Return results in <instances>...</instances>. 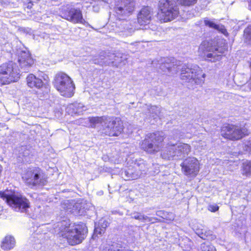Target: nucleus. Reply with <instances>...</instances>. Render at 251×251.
I'll list each match as a JSON object with an SVG mask.
<instances>
[{"mask_svg": "<svg viewBox=\"0 0 251 251\" xmlns=\"http://www.w3.org/2000/svg\"><path fill=\"white\" fill-rule=\"evenodd\" d=\"M108 119L104 116L89 118V122L93 125L92 126L93 127H95L98 124H101L102 126H104L103 124H104L105 126V123L108 122Z\"/></svg>", "mask_w": 251, "mask_h": 251, "instance_id": "nucleus-29", "label": "nucleus"}, {"mask_svg": "<svg viewBox=\"0 0 251 251\" xmlns=\"http://www.w3.org/2000/svg\"><path fill=\"white\" fill-rule=\"evenodd\" d=\"M196 233L201 238L205 240L208 237V235L210 234L209 231H206L204 229H197L196 230Z\"/></svg>", "mask_w": 251, "mask_h": 251, "instance_id": "nucleus-35", "label": "nucleus"}, {"mask_svg": "<svg viewBox=\"0 0 251 251\" xmlns=\"http://www.w3.org/2000/svg\"><path fill=\"white\" fill-rule=\"evenodd\" d=\"M59 235L66 238L70 245L80 244L86 236L87 229L83 225L72 224L69 221L58 223Z\"/></svg>", "mask_w": 251, "mask_h": 251, "instance_id": "nucleus-2", "label": "nucleus"}, {"mask_svg": "<svg viewBox=\"0 0 251 251\" xmlns=\"http://www.w3.org/2000/svg\"><path fill=\"white\" fill-rule=\"evenodd\" d=\"M121 176L125 180L135 179L140 177V173L133 167L122 171Z\"/></svg>", "mask_w": 251, "mask_h": 251, "instance_id": "nucleus-22", "label": "nucleus"}, {"mask_svg": "<svg viewBox=\"0 0 251 251\" xmlns=\"http://www.w3.org/2000/svg\"><path fill=\"white\" fill-rule=\"evenodd\" d=\"M134 8L135 2L133 1L123 0L115 8V11L119 16L127 17L132 14Z\"/></svg>", "mask_w": 251, "mask_h": 251, "instance_id": "nucleus-14", "label": "nucleus"}, {"mask_svg": "<svg viewBox=\"0 0 251 251\" xmlns=\"http://www.w3.org/2000/svg\"><path fill=\"white\" fill-rule=\"evenodd\" d=\"M160 68L164 72L168 71L172 73H176L178 70H180V78L182 80L197 84H201L203 83L205 76V75L197 65L185 64L180 68L177 61L175 64L174 62H166L161 65Z\"/></svg>", "mask_w": 251, "mask_h": 251, "instance_id": "nucleus-1", "label": "nucleus"}, {"mask_svg": "<svg viewBox=\"0 0 251 251\" xmlns=\"http://www.w3.org/2000/svg\"><path fill=\"white\" fill-rule=\"evenodd\" d=\"M104 133L109 136H118L123 130V122L118 118H108L104 128Z\"/></svg>", "mask_w": 251, "mask_h": 251, "instance_id": "nucleus-11", "label": "nucleus"}, {"mask_svg": "<svg viewBox=\"0 0 251 251\" xmlns=\"http://www.w3.org/2000/svg\"><path fill=\"white\" fill-rule=\"evenodd\" d=\"M15 244L16 241L14 237L7 235L2 240L0 247L2 250L8 251L12 249Z\"/></svg>", "mask_w": 251, "mask_h": 251, "instance_id": "nucleus-23", "label": "nucleus"}, {"mask_svg": "<svg viewBox=\"0 0 251 251\" xmlns=\"http://www.w3.org/2000/svg\"><path fill=\"white\" fill-rule=\"evenodd\" d=\"M101 248L102 251H132L115 242H110L105 245H102Z\"/></svg>", "mask_w": 251, "mask_h": 251, "instance_id": "nucleus-21", "label": "nucleus"}, {"mask_svg": "<svg viewBox=\"0 0 251 251\" xmlns=\"http://www.w3.org/2000/svg\"><path fill=\"white\" fill-rule=\"evenodd\" d=\"M201 248L202 251H215L214 247L212 246H206L203 245Z\"/></svg>", "mask_w": 251, "mask_h": 251, "instance_id": "nucleus-38", "label": "nucleus"}, {"mask_svg": "<svg viewBox=\"0 0 251 251\" xmlns=\"http://www.w3.org/2000/svg\"><path fill=\"white\" fill-rule=\"evenodd\" d=\"M108 225V223L105 220H100L98 225L95 224L94 233L95 234H101L104 233L105 228Z\"/></svg>", "mask_w": 251, "mask_h": 251, "instance_id": "nucleus-26", "label": "nucleus"}, {"mask_svg": "<svg viewBox=\"0 0 251 251\" xmlns=\"http://www.w3.org/2000/svg\"><path fill=\"white\" fill-rule=\"evenodd\" d=\"M131 216L132 218L138 220L142 222H151V218L146 216L141 213L134 212L131 214Z\"/></svg>", "mask_w": 251, "mask_h": 251, "instance_id": "nucleus-30", "label": "nucleus"}, {"mask_svg": "<svg viewBox=\"0 0 251 251\" xmlns=\"http://www.w3.org/2000/svg\"><path fill=\"white\" fill-rule=\"evenodd\" d=\"M134 168L136 172L140 173V176L143 174H146L147 170L143 160H139L134 163Z\"/></svg>", "mask_w": 251, "mask_h": 251, "instance_id": "nucleus-28", "label": "nucleus"}, {"mask_svg": "<svg viewBox=\"0 0 251 251\" xmlns=\"http://www.w3.org/2000/svg\"><path fill=\"white\" fill-rule=\"evenodd\" d=\"M121 28L123 29V31L127 32V34H131L135 31V28L132 25L130 22L126 21L124 22L123 24L121 25Z\"/></svg>", "mask_w": 251, "mask_h": 251, "instance_id": "nucleus-31", "label": "nucleus"}, {"mask_svg": "<svg viewBox=\"0 0 251 251\" xmlns=\"http://www.w3.org/2000/svg\"><path fill=\"white\" fill-rule=\"evenodd\" d=\"M80 204H74L73 201H65L61 204V207L68 213L76 214V209L79 207Z\"/></svg>", "mask_w": 251, "mask_h": 251, "instance_id": "nucleus-24", "label": "nucleus"}, {"mask_svg": "<svg viewBox=\"0 0 251 251\" xmlns=\"http://www.w3.org/2000/svg\"><path fill=\"white\" fill-rule=\"evenodd\" d=\"M12 77H8L7 75H5L2 73L0 72V85L9 84L12 82Z\"/></svg>", "mask_w": 251, "mask_h": 251, "instance_id": "nucleus-34", "label": "nucleus"}, {"mask_svg": "<svg viewBox=\"0 0 251 251\" xmlns=\"http://www.w3.org/2000/svg\"><path fill=\"white\" fill-rule=\"evenodd\" d=\"M164 136V133L162 132L149 133L140 143V147L149 153H155L162 148Z\"/></svg>", "mask_w": 251, "mask_h": 251, "instance_id": "nucleus-4", "label": "nucleus"}, {"mask_svg": "<svg viewBox=\"0 0 251 251\" xmlns=\"http://www.w3.org/2000/svg\"><path fill=\"white\" fill-rule=\"evenodd\" d=\"M0 196L16 211L25 212L29 207V201L25 197L11 194L8 191L0 192Z\"/></svg>", "mask_w": 251, "mask_h": 251, "instance_id": "nucleus-5", "label": "nucleus"}, {"mask_svg": "<svg viewBox=\"0 0 251 251\" xmlns=\"http://www.w3.org/2000/svg\"><path fill=\"white\" fill-rule=\"evenodd\" d=\"M174 138L175 140H177V138H175V137H174Z\"/></svg>", "mask_w": 251, "mask_h": 251, "instance_id": "nucleus-43", "label": "nucleus"}, {"mask_svg": "<svg viewBox=\"0 0 251 251\" xmlns=\"http://www.w3.org/2000/svg\"><path fill=\"white\" fill-rule=\"evenodd\" d=\"M61 17L73 23H80L83 25L87 23L83 18L81 11L79 9L72 7L69 4L62 7Z\"/></svg>", "mask_w": 251, "mask_h": 251, "instance_id": "nucleus-10", "label": "nucleus"}, {"mask_svg": "<svg viewBox=\"0 0 251 251\" xmlns=\"http://www.w3.org/2000/svg\"><path fill=\"white\" fill-rule=\"evenodd\" d=\"M221 134L225 138L231 140H238L248 135L249 132L245 127L228 125L223 127Z\"/></svg>", "mask_w": 251, "mask_h": 251, "instance_id": "nucleus-9", "label": "nucleus"}, {"mask_svg": "<svg viewBox=\"0 0 251 251\" xmlns=\"http://www.w3.org/2000/svg\"><path fill=\"white\" fill-rule=\"evenodd\" d=\"M204 24L206 25L209 26L210 27L213 28L215 29L220 31L222 33L226 34L227 32L225 27L223 25H217L213 21L205 20Z\"/></svg>", "mask_w": 251, "mask_h": 251, "instance_id": "nucleus-27", "label": "nucleus"}, {"mask_svg": "<svg viewBox=\"0 0 251 251\" xmlns=\"http://www.w3.org/2000/svg\"><path fill=\"white\" fill-rule=\"evenodd\" d=\"M219 209V206L216 204H210L208 206V210L211 212H216Z\"/></svg>", "mask_w": 251, "mask_h": 251, "instance_id": "nucleus-39", "label": "nucleus"}, {"mask_svg": "<svg viewBox=\"0 0 251 251\" xmlns=\"http://www.w3.org/2000/svg\"><path fill=\"white\" fill-rule=\"evenodd\" d=\"M244 36L246 42L251 44V25L245 29Z\"/></svg>", "mask_w": 251, "mask_h": 251, "instance_id": "nucleus-36", "label": "nucleus"}, {"mask_svg": "<svg viewBox=\"0 0 251 251\" xmlns=\"http://www.w3.org/2000/svg\"><path fill=\"white\" fill-rule=\"evenodd\" d=\"M18 62L21 69L25 71H27L34 63L30 53L26 50H22L18 53Z\"/></svg>", "mask_w": 251, "mask_h": 251, "instance_id": "nucleus-15", "label": "nucleus"}, {"mask_svg": "<svg viewBox=\"0 0 251 251\" xmlns=\"http://www.w3.org/2000/svg\"><path fill=\"white\" fill-rule=\"evenodd\" d=\"M226 48H216L212 46V42L207 41H203L200 45L199 51L200 52H208L206 55L211 62H216L222 58V55L225 52Z\"/></svg>", "mask_w": 251, "mask_h": 251, "instance_id": "nucleus-8", "label": "nucleus"}, {"mask_svg": "<svg viewBox=\"0 0 251 251\" xmlns=\"http://www.w3.org/2000/svg\"><path fill=\"white\" fill-rule=\"evenodd\" d=\"M199 145L198 146V147H199V148L201 149V150H204L205 149V147H206V144H205V143L204 142H203V141H200L199 143Z\"/></svg>", "mask_w": 251, "mask_h": 251, "instance_id": "nucleus-40", "label": "nucleus"}, {"mask_svg": "<svg viewBox=\"0 0 251 251\" xmlns=\"http://www.w3.org/2000/svg\"><path fill=\"white\" fill-rule=\"evenodd\" d=\"M53 85L62 96L70 98L74 94L75 84L70 77L65 73L60 72L55 75Z\"/></svg>", "mask_w": 251, "mask_h": 251, "instance_id": "nucleus-3", "label": "nucleus"}, {"mask_svg": "<svg viewBox=\"0 0 251 251\" xmlns=\"http://www.w3.org/2000/svg\"><path fill=\"white\" fill-rule=\"evenodd\" d=\"M149 112L150 113L151 116L154 119L159 116L160 113V108L156 106H147Z\"/></svg>", "mask_w": 251, "mask_h": 251, "instance_id": "nucleus-32", "label": "nucleus"}, {"mask_svg": "<svg viewBox=\"0 0 251 251\" xmlns=\"http://www.w3.org/2000/svg\"><path fill=\"white\" fill-rule=\"evenodd\" d=\"M68 110L72 109V113L77 114L80 115L82 114L83 111H86L87 108L81 103H72L68 105L67 107ZM69 111H68L69 112Z\"/></svg>", "mask_w": 251, "mask_h": 251, "instance_id": "nucleus-25", "label": "nucleus"}, {"mask_svg": "<svg viewBox=\"0 0 251 251\" xmlns=\"http://www.w3.org/2000/svg\"><path fill=\"white\" fill-rule=\"evenodd\" d=\"M180 3L184 6H190L195 4L198 0H177Z\"/></svg>", "mask_w": 251, "mask_h": 251, "instance_id": "nucleus-37", "label": "nucleus"}, {"mask_svg": "<svg viewBox=\"0 0 251 251\" xmlns=\"http://www.w3.org/2000/svg\"><path fill=\"white\" fill-rule=\"evenodd\" d=\"M26 80L27 85L31 88L40 89L44 85L42 80L32 74L27 76Z\"/></svg>", "mask_w": 251, "mask_h": 251, "instance_id": "nucleus-19", "label": "nucleus"}, {"mask_svg": "<svg viewBox=\"0 0 251 251\" xmlns=\"http://www.w3.org/2000/svg\"><path fill=\"white\" fill-rule=\"evenodd\" d=\"M105 59V56L102 55H100L94 56L92 59V61L95 64L100 65V66L109 65L111 63L117 67L121 66L122 65H125L126 61V59L124 60H122V59H119L118 57H116V58L114 59V60L112 61L111 62L108 61L107 60H104Z\"/></svg>", "mask_w": 251, "mask_h": 251, "instance_id": "nucleus-16", "label": "nucleus"}, {"mask_svg": "<svg viewBox=\"0 0 251 251\" xmlns=\"http://www.w3.org/2000/svg\"><path fill=\"white\" fill-rule=\"evenodd\" d=\"M162 213L161 211H159L156 212V215L159 216L160 214Z\"/></svg>", "mask_w": 251, "mask_h": 251, "instance_id": "nucleus-42", "label": "nucleus"}, {"mask_svg": "<svg viewBox=\"0 0 251 251\" xmlns=\"http://www.w3.org/2000/svg\"><path fill=\"white\" fill-rule=\"evenodd\" d=\"M242 173L247 176L251 175V161H246L243 163Z\"/></svg>", "mask_w": 251, "mask_h": 251, "instance_id": "nucleus-33", "label": "nucleus"}, {"mask_svg": "<svg viewBox=\"0 0 251 251\" xmlns=\"http://www.w3.org/2000/svg\"><path fill=\"white\" fill-rule=\"evenodd\" d=\"M176 147L177 159L184 157L191 151V146L187 144L179 143L176 144Z\"/></svg>", "mask_w": 251, "mask_h": 251, "instance_id": "nucleus-20", "label": "nucleus"}, {"mask_svg": "<svg viewBox=\"0 0 251 251\" xmlns=\"http://www.w3.org/2000/svg\"><path fill=\"white\" fill-rule=\"evenodd\" d=\"M0 72L7 75L8 77H12L13 82L17 81L20 78V70L17 65L12 61L1 65L0 66Z\"/></svg>", "mask_w": 251, "mask_h": 251, "instance_id": "nucleus-13", "label": "nucleus"}, {"mask_svg": "<svg viewBox=\"0 0 251 251\" xmlns=\"http://www.w3.org/2000/svg\"><path fill=\"white\" fill-rule=\"evenodd\" d=\"M23 178L29 185H44L47 182V177L43 171L39 168L28 170Z\"/></svg>", "mask_w": 251, "mask_h": 251, "instance_id": "nucleus-7", "label": "nucleus"}, {"mask_svg": "<svg viewBox=\"0 0 251 251\" xmlns=\"http://www.w3.org/2000/svg\"><path fill=\"white\" fill-rule=\"evenodd\" d=\"M176 149V144L170 142L163 150L161 153L162 157L168 160L177 159Z\"/></svg>", "mask_w": 251, "mask_h": 251, "instance_id": "nucleus-17", "label": "nucleus"}, {"mask_svg": "<svg viewBox=\"0 0 251 251\" xmlns=\"http://www.w3.org/2000/svg\"><path fill=\"white\" fill-rule=\"evenodd\" d=\"M159 8L161 20L164 22L172 21L178 15V8L174 0H160Z\"/></svg>", "mask_w": 251, "mask_h": 251, "instance_id": "nucleus-6", "label": "nucleus"}, {"mask_svg": "<svg viewBox=\"0 0 251 251\" xmlns=\"http://www.w3.org/2000/svg\"><path fill=\"white\" fill-rule=\"evenodd\" d=\"M182 172L187 176H196L199 171V162L195 157H188L181 164Z\"/></svg>", "mask_w": 251, "mask_h": 251, "instance_id": "nucleus-12", "label": "nucleus"}, {"mask_svg": "<svg viewBox=\"0 0 251 251\" xmlns=\"http://www.w3.org/2000/svg\"><path fill=\"white\" fill-rule=\"evenodd\" d=\"M151 16V8L148 6L144 7L138 14V22L141 25L149 24Z\"/></svg>", "mask_w": 251, "mask_h": 251, "instance_id": "nucleus-18", "label": "nucleus"}, {"mask_svg": "<svg viewBox=\"0 0 251 251\" xmlns=\"http://www.w3.org/2000/svg\"><path fill=\"white\" fill-rule=\"evenodd\" d=\"M248 8L249 9L251 10V1L249 3Z\"/></svg>", "mask_w": 251, "mask_h": 251, "instance_id": "nucleus-41", "label": "nucleus"}]
</instances>
